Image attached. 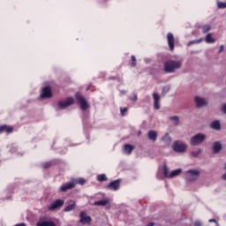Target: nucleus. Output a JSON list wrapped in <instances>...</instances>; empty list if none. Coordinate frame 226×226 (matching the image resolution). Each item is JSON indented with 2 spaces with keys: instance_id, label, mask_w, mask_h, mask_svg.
I'll return each mask as SVG.
<instances>
[{
  "instance_id": "obj_1",
  "label": "nucleus",
  "mask_w": 226,
  "mask_h": 226,
  "mask_svg": "<svg viewBox=\"0 0 226 226\" xmlns=\"http://www.w3.org/2000/svg\"><path fill=\"white\" fill-rule=\"evenodd\" d=\"M182 65L183 64H181L180 61H167L164 64V72H166V73H174V72H176V70H179Z\"/></svg>"
},
{
  "instance_id": "obj_2",
  "label": "nucleus",
  "mask_w": 226,
  "mask_h": 226,
  "mask_svg": "<svg viewBox=\"0 0 226 226\" xmlns=\"http://www.w3.org/2000/svg\"><path fill=\"white\" fill-rule=\"evenodd\" d=\"M75 98L78 103H79V107L82 110H87L89 109V104L87 103V101H86V97H84L80 92L75 94Z\"/></svg>"
},
{
  "instance_id": "obj_3",
  "label": "nucleus",
  "mask_w": 226,
  "mask_h": 226,
  "mask_svg": "<svg viewBox=\"0 0 226 226\" xmlns=\"http://www.w3.org/2000/svg\"><path fill=\"white\" fill-rule=\"evenodd\" d=\"M185 174L187 181H190L192 183L199 179V176H200V171H199V170H189L185 172Z\"/></svg>"
},
{
  "instance_id": "obj_4",
  "label": "nucleus",
  "mask_w": 226,
  "mask_h": 226,
  "mask_svg": "<svg viewBox=\"0 0 226 226\" xmlns=\"http://www.w3.org/2000/svg\"><path fill=\"white\" fill-rule=\"evenodd\" d=\"M204 140H206V135L198 133L191 138L190 144L191 146H199V144H202Z\"/></svg>"
},
{
  "instance_id": "obj_5",
  "label": "nucleus",
  "mask_w": 226,
  "mask_h": 226,
  "mask_svg": "<svg viewBox=\"0 0 226 226\" xmlns=\"http://www.w3.org/2000/svg\"><path fill=\"white\" fill-rule=\"evenodd\" d=\"M172 147L175 153H185V151H186V144L181 140L175 141L172 145Z\"/></svg>"
},
{
  "instance_id": "obj_6",
  "label": "nucleus",
  "mask_w": 226,
  "mask_h": 226,
  "mask_svg": "<svg viewBox=\"0 0 226 226\" xmlns=\"http://www.w3.org/2000/svg\"><path fill=\"white\" fill-rule=\"evenodd\" d=\"M75 103V100L73 97H68L64 101H60L57 102L59 109H67L70 105H73Z\"/></svg>"
},
{
  "instance_id": "obj_7",
  "label": "nucleus",
  "mask_w": 226,
  "mask_h": 226,
  "mask_svg": "<svg viewBox=\"0 0 226 226\" xmlns=\"http://www.w3.org/2000/svg\"><path fill=\"white\" fill-rule=\"evenodd\" d=\"M91 222H93V218L89 215H86V212L81 211L79 214V223H82V225H90Z\"/></svg>"
},
{
  "instance_id": "obj_8",
  "label": "nucleus",
  "mask_w": 226,
  "mask_h": 226,
  "mask_svg": "<svg viewBox=\"0 0 226 226\" xmlns=\"http://www.w3.org/2000/svg\"><path fill=\"white\" fill-rule=\"evenodd\" d=\"M52 88L50 87H44L41 90V98L45 100L47 98H52Z\"/></svg>"
},
{
  "instance_id": "obj_9",
  "label": "nucleus",
  "mask_w": 226,
  "mask_h": 226,
  "mask_svg": "<svg viewBox=\"0 0 226 226\" xmlns=\"http://www.w3.org/2000/svg\"><path fill=\"white\" fill-rule=\"evenodd\" d=\"M106 188H108V190H113L114 192H117V190L121 188V179L112 181L106 186Z\"/></svg>"
},
{
  "instance_id": "obj_10",
  "label": "nucleus",
  "mask_w": 226,
  "mask_h": 226,
  "mask_svg": "<svg viewBox=\"0 0 226 226\" xmlns=\"http://www.w3.org/2000/svg\"><path fill=\"white\" fill-rule=\"evenodd\" d=\"M75 186H77L75 182L65 183L59 187V192H66L68 190H73Z\"/></svg>"
},
{
  "instance_id": "obj_11",
  "label": "nucleus",
  "mask_w": 226,
  "mask_h": 226,
  "mask_svg": "<svg viewBox=\"0 0 226 226\" xmlns=\"http://www.w3.org/2000/svg\"><path fill=\"white\" fill-rule=\"evenodd\" d=\"M63 206H64V200L58 199L49 207V211H55V209H57L58 207H63Z\"/></svg>"
},
{
  "instance_id": "obj_12",
  "label": "nucleus",
  "mask_w": 226,
  "mask_h": 226,
  "mask_svg": "<svg viewBox=\"0 0 226 226\" xmlns=\"http://www.w3.org/2000/svg\"><path fill=\"white\" fill-rule=\"evenodd\" d=\"M167 41L170 50H174V49L176 48V41L174 39V34H172L171 33L167 34Z\"/></svg>"
},
{
  "instance_id": "obj_13",
  "label": "nucleus",
  "mask_w": 226,
  "mask_h": 226,
  "mask_svg": "<svg viewBox=\"0 0 226 226\" xmlns=\"http://www.w3.org/2000/svg\"><path fill=\"white\" fill-rule=\"evenodd\" d=\"M153 98H154V109H155V110H160V95H158V94L156 93H154Z\"/></svg>"
},
{
  "instance_id": "obj_14",
  "label": "nucleus",
  "mask_w": 226,
  "mask_h": 226,
  "mask_svg": "<svg viewBox=\"0 0 226 226\" xmlns=\"http://www.w3.org/2000/svg\"><path fill=\"white\" fill-rule=\"evenodd\" d=\"M194 102L196 103V107H205V105H207V103L206 102V100H204L201 97L196 96L194 97Z\"/></svg>"
},
{
  "instance_id": "obj_15",
  "label": "nucleus",
  "mask_w": 226,
  "mask_h": 226,
  "mask_svg": "<svg viewBox=\"0 0 226 226\" xmlns=\"http://www.w3.org/2000/svg\"><path fill=\"white\" fill-rule=\"evenodd\" d=\"M147 137L149 140H152V142H156V139H158V132H156V131L150 130L147 132Z\"/></svg>"
},
{
  "instance_id": "obj_16",
  "label": "nucleus",
  "mask_w": 226,
  "mask_h": 226,
  "mask_svg": "<svg viewBox=\"0 0 226 226\" xmlns=\"http://www.w3.org/2000/svg\"><path fill=\"white\" fill-rule=\"evenodd\" d=\"M11 132H13V127L7 124L0 125V133H11Z\"/></svg>"
},
{
  "instance_id": "obj_17",
  "label": "nucleus",
  "mask_w": 226,
  "mask_h": 226,
  "mask_svg": "<svg viewBox=\"0 0 226 226\" xmlns=\"http://www.w3.org/2000/svg\"><path fill=\"white\" fill-rule=\"evenodd\" d=\"M133 149H135V146L133 145L125 144L124 146V153L125 154H132V153H133Z\"/></svg>"
},
{
  "instance_id": "obj_18",
  "label": "nucleus",
  "mask_w": 226,
  "mask_h": 226,
  "mask_svg": "<svg viewBox=\"0 0 226 226\" xmlns=\"http://www.w3.org/2000/svg\"><path fill=\"white\" fill-rule=\"evenodd\" d=\"M77 207V203L74 200H71L69 205L64 209L65 213H70V211H73Z\"/></svg>"
},
{
  "instance_id": "obj_19",
  "label": "nucleus",
  "mask_w": 226,
  "mask_h": 226,
  "mask_svg": "<svg viewBox=\"0 0 226 226\" xmlns=\"http://www.w3.org/2000/svg\"><path fill=\"white\" fill-rule=\"evenodd\" d=\"M36 226H56L53 221H40L36 223Z\"/></svg>"
},
{
  "instance_id": "obj_20",
  "label": "nucleus",
  "mask_w": 226,
  "mask_h": 226,
  "mask_svg": "<svg viewBox=\"0 0 226 226\" xmlns=\"http://www.w3.org/2000/svg\"><path fill=\"white\" fill-rule=\"evenodd\" d=\"M220 151H222V143L220 141L214 142L213 152L215 154L220 153Z\"/></svg>"
},
{
  "instance_id": "obj_21",
  "label": "nucleus",
  "mask_w": 226,
  "mask_h": 226,
  "mask_svg": "<svg viewBox=\"0 0 226 226\" xmlns=\"http://www.w3.org/2000/svg\"><path fill=\"white\" fill-rule=\"evenodd\" d=\"M162 141L166 144V146H170V143L172 142V138L169 135V133H166L164 136L162 137Z\"/></svg>"
},
{
  "instance_id": "obj_22",
  "label": "nucleus",
  "mask_w": 226,
  "mask_h": 226,
  "mask_svg": "<svg viewBox=\"0 0 226 226\" xmlns=\"http://www.w3.org/2000/svg\"><path fill=\"white\" fill-rule=\"evenodd\" d=\"M205 41L206 43H215L216 40L214 38L213 34H207Z\"/></svg>"
},
{
  "instance_id": "obj_23",
  "label": "nucleus",
  "mask_w": 226,
  "mask_h": 226,
  "mask_svg": "<svg viewBox=\"0 0 226 226\" xmlns=\"http://www.w3.org/2000/svg\"><path fill=\"white\" fill-rule=\"evenodd\" d=\"M181 172H183L182 169H177V170L171 171V173L170 174V178L176 177L177 176H179L181 174Z\"/></svg>"
},
{
  "instance_id": "obj_24",
  "label": "nucleus",
  "mask_w": 226,
  "mask_h": 226,
  "mask_svg": "<svg viewBox=\"0 0 226 226\" xmlns=\"http://www.w3.org/2000/svg\"><path fill=\"white\" fill-rule=\"evenodd\" d=\"M97 181H99V183H103L105 181H109V178L107 177V175L101 174L97 176Z\"/></svg>"
},
{
  "instance_id": "obj_25",
  "label": "nucleus",
  "mask_w": 226,
  "mask_h": 226,
  "mask_svg": "<svg viewBox=\"0 0 226 226\" xmlns=\"http://www.w3.org/2000/svg\"><path fill=\"white\" fill-rule=\"evenodd\" d=\"M109 204V200H102L95 201L93 206H107Z\"/></svg>"
},
{
  "instance_id": "obj_26",
  "label": "nucleus",
  "mask_w": 226,
  "mask_h": 226,
  "mask_svg": "<svg viewBox=\"0 0 226 226\" xmlns=\"http://www.w3.org/2000/svg\"><path fill=\"white\" fill-rule=\"evenodd\" d=\"M201 31L204 34H206V33H209V31H211V26L210 25L202 26Z\"/></svg>"
},
{
  "instance_id": "obj_27",
  "label": "nucleus",
  "mask_w": 226,
  "mask_h": 226,
  "mask_svg": "<svg viewBox=\"0 0 226 226\" xmlns=\"http://www.w3.org/2000/svg\"><path fill=\"white\" fill-rule=\"evenodd\" d=\"M211 128H213V130H220V122L219 121L212 122Z\"/></svg>"
},
{
  "instance_id": "obj_28",
  "label": "nucleus",
  "mask_w": 226,
  "mask_h": 226,
  "mask_svg": "<svg viewBox=\"0 0 226 226\" xmlns=\"http://www.w3.org/2000/svg\"><path fill=\"white\" fill-rule=\"evenodd\" d=\"M170 119L172 121L174 126H177L179 124V117L177 116L171 117Z\"/></svg>"
},
{
  "instance_id": "obj_29",
  "label": "nucleus",
  "mask_w": 226,
  "mask_h": 226,
  "mask_svg": "<svg viewBox=\"0 0 226 226\" xmlns=\"http://www.w3.org/2000/svg\"><path fill=\"white\" fill-rule=\"evenodd\" d=\"M54 165V161L47 162L42 163L43 169H50Z\"/></svg>"
},
{
  "instance_id": "obj_30",
  "label": "nucleus",
  "mask_w": 226,
  "mask_h": 226,
  "mask_svg": "<svg viewBox=\"0 0 226 226\" xmlns=\"http://www.w3.org/2000/svg\"><path fill=\"white\" fill-rule=\"evenodd\" d=\"M163 176L164 177H170V176L169 175V167L166 164L163 165Z\"/></svg>"
},
{
  "instance_id": "obj_31",
  "label": "nucleus",
  "mask_w": 226,
  "mask_h": 226,
  "mask_svg": "<svg viewBox=\"0 0 226 226\" xmlns=\"http://www.w3.org/2000/svg\"><path fill=\"white\" fill-rule=\"evenodd\" d=\"M131 59L132 61V63L131 64V66L132 68H135V66H137V58L135 57V56H132Z\"/></svg>"
},
{
  "instance_id": "obj_32",
  "label": "nucleus",
  "mask_w": 226,
  "mask_h": 226,
  "mask_svg": "<svg viewBox=\"0 0 226 226\" xmlns=\"http://www.w3.org/2000/svg\"><path fill=\"white\" fill-rule=\"evenodd\" d=\"M76 183L78 185H80L81 186H84V185H86V179H84V178H78L76 180Z\"/></svg>"
},
{
  "instance_id": "obj_33",
  "label": "nucleus",
  "mask_w": 226,
  "mask_h": 226,
  "mask_svg": "<svg viewBox=\"0 0 226 226\" xmlns=\"http://www.w3.org/2000/svg\"><path fill=\"white\" fill-rule=\"evenodd\" d=\"M202 41V39H200V40H195V41H191L188 42V47H190V45H195L197 43H200Z\"/></svg>"
},
{
  "instance_id": "obj_34",
  "label": "nucleus",
  "mask_w": 226,
  "mask_h": 226,
  "mask_svg": "<svg viewBox=\"0 0 226 226\" xmlns=\"http://www.w3.org/2000/svg\"><path fill=\"white\" fill-rule=\"evenodd\" d=\"M217 6H218V8H219L220 10H223V9L226 8V2H225V3H223V2H219V3L217 4Z\"/></svg>"
},
{
  "instance_id": "obj_35",
  "label": "nucleus",
  "mask_w": 226,
  "mask_h": 226,
  "mask_svg": "<svg viewBox=\"0 0 226 226\" xmlns=\"http://www.w3.org/2000/svg\"><path fill=\"white\" fill-rule=\"evenodd\" d=\"M201 149L200 148L198 151H193V152H192V155L194 157V158H197L200 154V153H201Z\"/></svg>"
},
{
  "instance_id": "obj_36",
  "label": "nucleus",
  "mask_w": 226,
  "mask_h": 226,
  "mask_svg": "<svg viewBox=\"0 0 226 226\" xmlns=\"http://www.w3.org/2000/svg\"><path fill=\"white\" fill-rule=\"evenodd\" d=\"M170 91V86H167L162 88V93H164V94H167V93H169Z\"/></svg>"
},
{
  "instance_id": "obj_37",
  "label": "nucleus",
  "mask_w": 226,
  "mask_h": 226,
  "mask_svg": "<svg viewBox=\"0 0 226 226\" xmlns=\"http://www.w3.org/2000/svg\"><path fill=\"white\" fill-rule=\"evenodd\" d=\"M121 116H124V112H128V108H120Z\"/></svg>"
},
{
  "instance_id": "obj_38",
  "label": "nucleus",
  "mask_w": 226,
  "mask_h": 226,
  "mask_svg": "<svg viewBox=\"0 0 226 226\" xmlns=\"http://www.w3.org/2000/svg\"><path fill=\"white\" fill-rule=\"evenodd\" d=\"M209 223H215L217 226H220V224H218V221H216V219H210Z\"/></svg>"
},
{
  "instance_id": "obj_39",
  "label": "nucleus",
  "mask_w": 226,
  "mask_h": 226,
  "mask_svg": "<svg viewBox=\"0 0 226 226\" xmlns=\"http://www.w3.org/2000/svg\"><path fill=\"white\" fill-rule=\"evenodd\" d=\"M194 226H202V222H200V221H196Z\"/></svg>"
},
{
  "instance_id": "obj_40",
  "label": "nucleus",
  "mask_w": 226,
  "mask_h": 226,
  "mask_svg": "<svg viewBox=\"0 0 226 226\" xmlns=\"http://www.w3.org/2000/svg\"><path fill=\"white\" fill-rule=\"evenodd\" d=\"M222 112L226 114V104L222 105Z\"/></svg>"
},
{
  "instance_id": "obj_41",
  "label": "nucleus",
  "mask_w": 226,
  "mask_h": 226,
  "mask_svg": "<svg viewBox=\"0 0 226 226\" xmlns=\"http://www.w3.org/2000/svg\"><path fill=\"white\" fill-rule=\"evenodd\" d=\"M223 49H224L223 45H221V46H220L219 52H223Z\"/></svg>"
},
{
  "instance_id": "obj_42",
  "label": "nucleus",
  "mask_w": 226,
  "mask_h": 226,
  "mask_svg": "<svg viewBox=\"0 0 226 226\" xmlns=\"http://www.w3.org/2000/svg\"><path fill=\"white\" fill-rule=\"evenodd\" d=\"M132 102H137V95H134V98L133 99H131Z\"/></svg>"
},
{
  "instance_id": "obj_43",
  "label": "nucleus",
  "mask_w": 226,
  "mask_h": 226,
  "mask_svg": "<svg viewBox=\"0 0 226 226\" xmlns=\"http://www.w3.org/2000/svg\"><path fill=\"white\" fill-rule=\"evenodd\" d=\"M15 226H26V223H19V224H16Z\"/></svg>"
},
{
  "instance_id": "obj_44",
  "label": "nucleus",
  "mask_w": 226,
  "mask_h": 226,
  "mask_svg": "<svg viewBox=\"0 0 226 226\" xmlns=\"http://www.w3.org/2000/svg\"><path fill=\"white\" fill-rule=\"evenodd\" d=\"M222 179L226 181V172L222 175Z\"/></svg>"
}]
</instances>
